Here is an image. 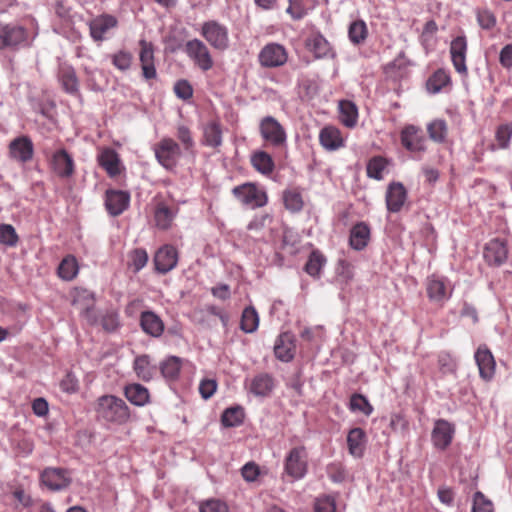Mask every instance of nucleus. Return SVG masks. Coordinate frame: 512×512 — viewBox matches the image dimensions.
I'll return each instance as SVG.
<instances>
[{
  "label": "nucleus",
  "instance_id": "f257e3e1",
  "mask_svg": "<svg viewBox=\"0 0 512 512\" xmlns=\"http://www.w3.org/2000/svg\"><path fill=\"white\" fill-rule=\"evenodd\" d=\"M97 417L106 423L122 425L130 418L129 407L119 397L103 395L98 398L96 405Z\"/></svg>",
  "mask_w": 512,
  "mask_h": 512
},
{
  "label": "nucleus",
  "instance_id": "f03ea898",
  "mask_svg": "<svg viewBox=\"0 0 512 512\" xmlns=\"http://www.w3.org/2000/svg\"><path fill=\"white\" fill-rule=\"evenodd\" d=\"M35 37L22 25L0 21V50L30 47Z\"/></svg>",
  "mask_w": 512,
  "mask_h": 512
},
{
  "label": "nucleus",
  "instance_id": "7ed1b4c3",
  "mask_svg": "<svg viewBox=\"0 0 512 512\" xmlns=\"http://www.w3.org/2000/svg\"><path fill=\"white\" fill-rule=\"evenodd\" d=\"M232 194L241 205L250 209L262 208L268 203L267 191L254 182L235 186L232 189Z\"/></svg>",
  "mask_w": 512,
  "mask_h": 512
},
{
  "label": "nucleus",
  "instance_id": "20e7f679",
  "mask_svg": "<svg viewBox=\"0 0 512 512\" xmlns=\"http://www.w3.org/2000/svg\"><path fill=\"white\" fill-rule=\"evenodd\" d=\"M259 133L268 147L282 149L287 146V132L273 116H265L260 120Z\"/></svg>",
  "mask_w": 512,
  "mask_h": 512
},
{
  "label": "nucleus",
  "instance_id": "39448f33",
  "mask_svg": "<svg viewBox=\"0 0 512 512\" xmlns=\"http://www.w3.org/2000/svg\"><path fill=\"white\" fill-rule=\"evenodd\" d=\"M200 35L215 50L224 52L230 47V34L228 27L217 21L207 20L202 23Z\"/></svg>",
  "mask_w": 512,
  "mask_h": 512
},
{
  "label": "nucleus",
  "instance_id": "423d86ee",
  "mask_svg": "<svg viewBox=\"0 0 512 512\" xmlns=\"http://www.w3.org/2000/svg\"><path fill=\"white\" fill-rule=\"evenodd\" d=\"M308 472V453L304 446L289 450L284 459L283 475L293 481L303 479Z\"/></svg>",
  "mask_w": 512,
  "mask_h": 512
},
{
  "label": "nucleus",
  "instance_id": "0eeeda50",
  "mask_svg": "<svg viewBox=\"0 0 512 512\" xmlns=\"http://www.w3.org/2000/svg\"><path fill=\"white\" fill-rule=\"evenodd\" d=\"M154 154L158 163L166 170L172 171L176 168L181 157V147L172 138L164 137L155 144Z\"/></svg>",
  "mask_w": 512,
  "mask_h": 512
},
{
  "label": "nucleus",
  "instance_id": "6e6552de",
  "mask_svg": "<svg viewBox=\"0 0 512 512\" xmlns=\"http://www.w3.org/2000/svg\"><path fill=\"white\" fill-rule=\"evenodd\" d=\"M187 57L201 71L206 72L213 68L214 60L209 47L200 39L188 40L183 48Z\"/></svg>",
  "mask_w": 512,
  "mask_h": 512
},
{
  "label": "nucleus",
  "instance_id": "1a4fd4ad",
  "mask_svg": "<svg viewBox=\"0 0 512 512\" xmlns=\"http://www.w3.org/2000/svg\"><path fill=\"white\" fill-rule=\"evenodd\" d=\"M426 292L429 300L438 305H443L453 294V286L446 278L438 275H431L426 279Z\"/></svg>",
  "mask_w": 512,
  "mask_h": 512
},
{
  "label": "nucleus",
  "instance_id": "9d476101",
  "mask_svg": "<svg viewBox=\"0 0 512 512\" xmlns=\"http://www.w3.org/2000/svg\"><path fill=\"white\" fill-rule=\"evenodd\" d=\"M288 59L286 48L279 43H268L259 52L258 61L262 67L276 68L283 66Z\"/></svg>",
  "mask_w": 512,
  "mask_h": 512
},
{
  "label": "nucleus",
  "instance_id": "9b49d317",
  "mask_svg": "<svg viewBox=\"0 0 512 512\" xmlns=\"http://www.w3.org/2000/svg\"><path fill=\"white\" fill-rule=\"evenodd\" d=\"M403 147L411 153H424L427 150V140L422 130L415 125L405 126L400 133Z\"/></svg>",
  "mask_w": 512,
  "mask_h": 512
},
{
  "label": "nucleus",
  "instance_id": "f8f14e48",
  "mask_svg": "<svg viewBox=\"0 0 512 512\" xmlns=\"http://www.w3.org/2000/svg\"><path fill=\"white\" fill-rule=\"evenodd\" d=\"M49 163L51 170L61 179H68L75 172L74 159L65 149L54 151Z\"/></svg>",
  "mask_w": 512,
  "mask_h": 512
},
{
  "label": "nucleus",
  "instance_id": "ddd939ff",
  "mask_svg": "<svg viewBox=\"0 0 512 512\" xmlns=\"http://www.w3.org/2000/svg\"><path fill=\"white\" fill-rule=\"evenodd\" d=\"M41 482L52 491H61L71 484V476L64 468L48 467L41 473Z\"/></svg>",
  "mask_w": 512,
  "mask_h": 512
},
{
  "label": "nucleus",
  "instance_id": "4468645a",
  "mask_svg": "<svg viewBox=\"0 0 512 512\" xmlns=\"http://www.w3.org/2000/svg\"><path fill=\"white\" fill-rule=\"evenodd\" d=\"M450 56L452 64L457 73L467 76L466 55L468 50L467 39L464 35L455 37L450 44Z\"/></svg>",
  "mask_w": 512,
  "mask_h": 512
},
{
  "label": "nucleus",
  "instance_id": "2eb2a0df",
  "mask_svg": "<svg viewBox=\"0 0 512 512\" xmlns=\"http://www.w3.org/2000/svg\"><path fill=\"white\" fill-rule=\"evenodd\" d=\"M483 256L489 266H501L508 257L506 242L499 238L490 240L484 247Z\"/></svg>",
  "mask_w": 512,
  "mask_h": 512
},
{
  "label": "nucleus",
  "instance_id": "dca6fc26",
  "mask_svg": "<svg viewBox=\"0 0 512 512\" xmlns=\"http://www.w3.org/2000/svg\"><path fill=\"white\" fill-rule=\"evenodd\" d=\"M479 375L484 381H490L495 375L496 363L492 352L486 345L478 347L474 354Z\"/></svg>",
  "mask_w": 512,
  "mask_h": 512
},
{
  "label": "nucleus",
  "instance_id": "f3484780",
  "mask_svg": "<svg viewBox=\"0 0 512 512\" xmlns=\"http://www.w3.org/2000/svg\"><path fill=\"white\" fill-rule=\"evenodd\" d=\"M408 193L401 182H391L386 190L385 201L387 210L391 213H398L405 205Z\"/></svg>",
  "mask_w": 512,
  "mask_h": 512
},
{
  "label": "nucleus",
  "instance_id": "a211bd4d",
  "mask_svg": "<svg viewBox=\"0 0 512 512\" xmlns=\"http://www.w3.org/2000/svg\"><path fill=\"white\" fill-rule=\"evenodd\" d=\"M130 194L122 190H107L105 193V207L111 216L122 214L129 206Z\"/></svg>",
  "mask_w": 512,
  "mask_h": 512
},
{
  "label": "nucleus",
  "instance_id": "6ab92c4d",
  "mask_svg": "<svg viewBox=\"0 0 512 512\" xmlns=\"http://www.w3.org/2000/svg\"><path fill=\"white\" fill-rule=\"evenodd\" d=\"M454 432L453 425L447 420H437L431 434L433 445L440 450L446 449L452 442Z\"/></svg>",
  "mask_w": 512,
  "mask_h": 512
},
{
  "label": "nucleus",
  "instance_id": "aec40b11",
  "mask_svg": "<svg viewBox=\"0 0 512 512\" xmlns=\"http://www.w3.org/2000/svg\"><path fill=\"white\" fill-rule=\"evenodd\" d=\"M178 253L175 247L164 245L159 248L154 256L155 269L162 274L168 273L176 267Z\"/></svg>",
  "mask_w": 512,
  "mask_h": 512
},
{
  "label": "nucleus",
  "instance_id": "412c9836",
  "mask_svg": "<svg viewBox=\"0 0 512 512\" xmlns=\"http://www.w3.org/2000/svg\"><path fill=\"white\" fill-rule=\"evenodd\" d=\"M295 341L291 332L281 333L274 344L275 357L282 362H290L295 355Z\"/></svg>",
  "mask_w": 512,
  "mask_h": 512
},
{
  "label": "nucleus",
  "instance_id": "4be33fe9",
  "mask_svg": "<svg viewBox=\"0 0 512 512\" xmlns=\"http://www.w3.org/2000/svg\"><path fill=\"white\" fill-rule=\"evenodd\" d=\"M139 45V60L141 63L142 75L146 80L155 79L157 71L154 63L153 44L142 39L140 40Z\"/></svg>",
  "mask_w": 512,
  "mask_h": 512
},
{
  "label": "nucleus",
  "instance_id": "5701e85b",
  "mask_svg": "<svg viewBox=\"0 0 512 512\" xmlns=\"http://www.w3.org/2000/svg\"><path fill=\"white\" fill-rule=\"evenodd\" d=\"M34 152V146L30 138L21 136L13 141L9 145V153L11 158L19 162H27L32 159Z\"/></svg>",
  "mask_w": 512,
  "mask_h": 512
},
{
  "label": "nucleus",
  "instance_id": "b1692460",
  "mask_svg": "<svg viewBox=\"0 0 512 512\" xmlns=\"http://www.w3.org/2000/svg\"><path fill=\"white\" fill-rule=\"evenodd\" d=\"M117 25V19L108 14L95 17L89 22L90 35L95 41H102L105 34Z\"/></svg>",
  "mask_w": 512,
  "mask_h": 512
},
{
  "label": "nucleus",
  "instance_id": "393cba45",
  "mask_svg": "<svg viewBox=\"0 0 512 512\" xmlns=\"http://www.w3.org/2000/svg\"><path fill=\"white\" fill-rule=\"evenodd\" d=\"M133 370L139 379L144 382H149L157 374L158 368L150 355L142 354L135 357Z\"/></svg>",
  "mask_w": 512,
  "mask_h": 512
},
{
  "label": "nucleus",
  "instance_id": "a878e982",
  "mask_svg": "<svg viewBox=\"0 0 512 512\" xmlns=\"http://www.w3.org/2000/svg\"><path fill=\"white\" fill-rule=\"evenodd\" d=\"M140 326L149 336L158 338L164 332V323L162 319L153 311H143L140 315Z\"/></svg>",
  "mask_w": 512,
  "mask_h": 512
},
{
  "label": "nucleus",
  "instance_id": "bb28decb",
  "mask_svg": "<svg viewBox=\"0 0 512 512\" xmlns=\"http://www.w3.org/2000/svg\"><path fill=\"white\" fill-rule=\"evenodd\" d=\"M370 227L365 222L356 223L350 230L349 244L352 249L361 251L370 241Z\"/></svg>",
  "mask_w": 512,
  "mask_h": 512
},
{
  "label": "nucleus",
  "instance_id": "cd10ccee",
  "mask_svg": "<svg viewBox=\"0 0 512 512\" xmlns=\"http://www.w3.org/2000/svg\"><path fill=\"white\" fill-rule=\"evenodd\" d=\"M367 436L362 428L351 429L347 435L349 453L355 458H361L364 454Z\"/></svg>",
  "mask_w": 512,
  "mask_h": 512
},
{
  "label": "nucleus",
  "instance_id": "c85d7f7f",
  "mask_svg": "<svg viewBox=\"0 0 512 512\" xmlns=\"http://www.w3.org/2000/svg\"><path fill=\"white\" fill-rule=\"evenodd\" d=\"M124 395L127 400L138 407H143L150 402L149 390L139 383H131L125 386Z\"/></svg>",
  "mask_w": 512,
  "mask_h": 512
},
{
  "label": "nucleus",
  "instance_id": "c756f323",
  "mask_svg": "<svg viewBox=\"0 0 512 512\" xmlns=\"http://www.w3.org/2000/svg\"><path fill=\"white\" fill-rule=\"evenodd\" d=\"M321 145L328 151H335L344 146L339 129L333 126L324 127L319 134Z\"/></svg>",
  "mask_w": 512,
  "mask_h": 512
},
{
  "label": "nucleus",
  "instance_id": "7c9ffc66",
  "mask_svg": "<svg viewBox=\"0 0 512 512\" xmlns=\"http://www.w3.org/2000/svg\"><path fill=\"white\" fill-rule=\"evenodd\" d=\"M99 165L110 175L120 174L121 165L118 154L111 148H106L98 155Z\"/></svg>",
  "mask_w": 512,
  "mask_h": 512
},
{
  "label": "nucleus",
  "instance_id": "2f4dec72",
  "mask_svg": "<svg viewBox=\"0 0 512 512\" xmlns=\"http://www.w3.org/2000/svg\"><path fill=\"white\" fill-rule=\"evenodd\" d=\"M213 315L219 318L222 326L227 329L230 321L229 314L223 310L222 308L214 305V304H206L203 308H198L194 310V316L200 324H204L206 322V316Z\"/></svg>",
  "mask_w": 512,
  "mask_h": 512
},
{
  "label": "nucleus",
  "instance_id": "473e14b6",
  "mask_svg": "<svg viewBox=\"0 0 512 512\" xmlns=\"http://www.w3.org/2000/svg\"><path fill=\"white\" fill-rule=\"evenodd\" d=\"M274 388V379L268 373L256 375L250 382L249 391L255 396L264 397L269 395Z\"/></svg>",
  "mask_w": 512,
  "mask_h": 512
},
{
  "label": "nucleus",
  "instance_id": "72a5a7b5",
  "mask_svg": "<svg viewBox=\"0 0 512 512\" xmlns=\"http://www.w3.org/2000/svg\"><path fill=\"white\" fill-rule=\"evenodd\" d=\"M250 160L253 168L264 176H268L274 171V161L266 151L257 150L253 152Z\"/></svg>",
  "mask_w": 512,
  "mask_h": 512
},
{
  "label": "nucleus",
  "instance_id": "f704fd0d",
  "mask_svg": "<svg viewBox=\"0 0 512 512\" xmlns=\"http://www.w3.org/2000/svg\"><path fill=\"white\" fill-rule=\"evenodd\" d=\"M177 212V208H170L164 203H159L154 213L156 226L162 230L169 229L177 215Z\"/></svg>",
  "mask_w": 512,
  "mask_h": 512
},
{
  "label": "nucleus",
  "instance_id": "c9c22d12",
  "mask_svg": "<svg viewBox=\"0 0 512 512\" xmlns=\"http://www.w3.org/2000/svg\"><path fill=\"white\" fill-rule=\"evenodd\" d=\"M340 120L343 125L348 128L356 126L358 121L357 106L349 100H342L339 102Z\"/></svg>",
  "mask_w": 512,
  "mask_h": 512
},
{
  "label": "nucleus",
  "instance_id": "e433bc0d",
  "mask_svg": "<svg viewBox=\"0 0 512 512\" xmlns=\"http://www.w3.org/2000/svg\"><path fill=\"white\" fill-rule=\"evenodd\" d=\"M79 272V265L73 255H67L58 266V276L65 281L73 280Z\"/></svg>",
  "mask_w": 512,
  "mask_h": 512
},
{
  "label": "nucleus",
  "instance_id": "4c0bfd02",
  "mask_svg": "<svg viewBox=\"0 0 512 512\" xmlns=\"http://www.w3.org/2000/svg\"><path fill=\"white\" fill-rule=\"evenodd\" d=\"M182 362L179 357L169 356L160 363V372L166 380H176L180 374Z\"/></svg>",
  "mask_w": 512,
  "mask_h": 512
},
{
  "label": "nucleus",
  "instance_id": "58836bf2",
  "mask_svg": "<svg viewBox=\"0 0 512 512\" xmlns=\"http://www.w3.org/2000/svg\"><path fill=\"white\" fill-rule=\"evenodd\" d=\"M429 138L436 143H444L448 135V125L443 119H435L427 124Z\"/></svg>",
  "mask_w": 512,
  "mask_h": 512
},
{
  "label": "nucleus",
  "instance_id": "ea45409f",
  "mask_svg": "<svg viewBox=\"0 0 512 512\" xmlns=\"http://www.w3.org/2000/svg\"><path fill=\"white\" fill-rule=\"evenodd\" d=\"M59 80L63 89L69 93L76 95L79 91V83L76 73L72 67H64L60 70Z\"/></svg>",
  "mask_w": 512,
  "mask_h": 512
},
{
  "label": "nucleus",
  "instance_id": "a19ab883",
  "mask_svg": "<svg viewBox=\"0 0 512 512\" xmlns=\"http://www.w3.org/2000/svg\"><path fill=\"white\" fill-rule=\"evenodd\" d=\"M244 410L240 406L225 409L221 416V423L224 427H237L244 421Z\"/></svg>",
  "mask_w": 512,
  "mask_h": 512
},
{
  "label": "nucleus",
  "instance_id": "79ce46f5",
  "mask_svg": "<svg viewBox=\"0 0 512 512\" xmlns=\"http://www.w3.org/2000/svg\"><path fill=\"white\" fill-rule=\"evenodd\" d=\"M259 326V316L254 307H246L241 316L240 328L245 333H253Z\"/></svg>",
  "mask_w": 512,
  "mask_h": 512
},
{
  "label": "nucleus",
  "instance_id": "37998d69",
  "mask_svg": "<svg viewBox=\"0 0 512 512\" xmlns=\"http://www.w3.org/2000/svg\"><path fill=\"white\" fill-rule=\"evenodd\" d=\"M450 75L443 69H439L427 81V89L430 93H439L450 83Z\"/></svg>",
  "mask_w": 512,
  "mask_h": 512
},
{
  "label": "nucleus",
  "instance_id": "c03bdc74",
  "mask_svg": "<svg viewBox=\"0 0 512 512\" xmlns=\"http://www.w3.org/2000/svg\"><path fill=\"white\" fill-rule=\"evenodd\" d=\"M387 170V160L381 156L371 158L366 167L367 176L375 180H382Z\"/></svg>",
  "mask_w": 512,
  "mask_h": 512
},
{
  "label": "nucleus",
  "instance_id": "a18cd8bd",
  "mask_svg": "<svg viewBox=\"0 0 512 512\" xmlns=\"http://www.w3.org/2000/svg\"><path fill=\"white\" fill-rule=\"evenodd\" d=\"M368 36L367 25L362 20L353 21L349 25L348 37L354 45L362 44Z\"/></svg>",
  "mask_w": 512,
  "mask_h": 512
},
{
  "label": "nucleus",
  "instance_id": "49530a36",
  "mask_svg": "<svg viewBox=\"0 0 512 512\" xmlns=\"http://www.w3.org/2000/svg\"><path fill=\"white\" fill-rule=\"evenodd\" d=\"M326 263V258L318 250L313 251L305 264V271L312 277H319L321 269Z\"/></svg>",
  "mask_w": 512,
  "mask_h": 512
},
{
  "label": "nucleus",
  "instance_id": "de8ad7c7",
  "mask_svg": "<svg viewBox=\"0 0 512 512\" xmlns=\"http://www.w3.org/2000/svg\"><path fill=\"white\" fill-rule=\"evenodd\" d=\"M204 142L207 146L214 148L222 144V130L219 123L211 122L205 127Z\"/></svg>",
  "mask_w": 512,
  "mask_h": 512
},
{
  "label": "nucleus",
  "instance_id": "09e8293b",
  "mask_svg": "<svg viewBox=\"0 0 512 512\" xmlns=\"http://www.w3.org/2000/svg\"><path fill=\"white\" fill-rule=\"evenodd\" d=\"M308 46L317 58L326 57L331 51L329 42L320 34L313 35L308 41Z\"/></svg>",
  "mask_w": 512,
  "mask_h": 512
},
{
  "label": "nucleus",
  "instance_id": "8fccbe9b",
  "mask_svg": "<svg viewBox=\"0 0 512 512\" xmlns=\"http://www.w3.org/2000/svg\"><path fill=\"white\" fill-rule=\"evenodd\" d=\"M350 411L362 413L365 416H370L373 412V407L368 399L362 394H353L349 402Z\"/></svg>",
  "mask_w": 512,
  "mask_h": 512
},
{
  "label": "nucleus",
  "instance_id": "3c124183",
  "mask_svg": "<svg viewBox=\"0 0 512 512\" xmlns=\"http://www.w3.org/2000/svg\"><path fill=\"white\" fill-rule=\"evenodd\" d=\"M283 201L286 209L291 212H299L303 208V200L300 192L295 189L283 192Z\"/></svg>",
  "mask_w": 512,
  "mask_h": 512
},
{
  "label": "nucleus",
  "instance_id": "603ef678",
  "mask_svg": "<svg viewBox=\"0 0 512 512\" xmlns=\"http://www.w3.org/2000/svg\"><path fill=\"white\" fill-rule=\"evenodd\" d=\"M19 241L15 228L10 224L0 225V244L7 247H15Z\"/></svg>",
  "mask_w": 512,
  "mask_h": 512
},
{
  "label": "nucleus",
  "instance_id": "864d4df0",
  "mask_svg": "<svg viewBox=\"0 0 512 512\" xmlns=\"http://www.w3.org/2000/svg\"><path fill=\"white\" fill-rule=\"evenodd\" d=\"M512 137V122L501 124L498 126L495 138L498 143V146L502 149H506L510 145V140Z\"/></svg>",
  "mask_w": 512,
  "mask_h": 512
},
{
  "label": "nucleus",
  "instance_id": "5fc2aeb1",
  "mask_svg": "<svg viewBox=\"0 0 512 512\" xmlns=\"http://www.w3.org/2000/svg\"><path fill=\"white\" fill-rule=\"evenodd\" d=\"M476 18L482 29L490 30L496 25V17L489 9H478L476 11Z\"/></svg>",
  "mask_w": 512,
  "mask_h": 512
},
{
  "label": "nucleus",
  "instance_id": "6e6d98bb",
  "mask_svg": "<svg viewBox=\"0 0 512 512\" xmlns=\"http://www.w3.org/2000/svg\"><path fill=\"white\" fill-rule=\"evenodd\" d=\"M438 366L443 374H453L456 372L457 362L451 356V354L447 352H441L438 355Z\"/></svg>",
  "mask_w": 512,
  "mask_h": 512
},
{
  "label": "nucleus",
  "instance_id": "4d7b16f0",
  "mask_svg": "<svg viewBox=\"0 0 512 512\" xmlns=\"http://www.w3.org/2000/svg\"><path fill=\"white\" fill-rule=\"evenodd\" d=\"M148 262V254L144 249L138 248L130 253L129 265L135 272L140 271Z\"/></svg>",
  "mask_w": 512,
  "mask_h": 512
},
{
  "label": "nucleus",
  "instance_id": "13d9d810",
  "mask_svg": "<svg viewBox=\"0 0 512 512\" xmlns=\"http://www.w3.org/2000/svg\"><path fill=\"white\" fill-rule=\"evenodd\" d=\"M176 137L181 142L184 150L189 151L194 146L191 131L187 126L183 124L178 125L176 128Z\"/></svg>",
  "mask_w": 512,
  "mask_h": 512
},
{
  "label": "nucleus",
  "instance_id": "bf43d9fd",
  "mask_svg": "<svg viewBox=\"0 0 512 512\" xmlns=\"http://www.w3.org/2000/svg\"><path fill=\"white\" fill-rule=\"evenodd\" d=\"M493 504L481 492H476L473 498L472 512H493Z\"/></svg>",
  "mask_w": 512,
  "mask_h": 512
},
{
  "label": "nucleus",
  "instance_id": "052dcab7",
  "mask_svg": "<svg viewBox=\"0 0 512 512\" xmlns=\"http://www.w3.org/2000/svg\"><path fill=\"white\" fill-rule=\"evenodd\" d=\"M315 512H336V503L334 498L323 496L316 499L314 504Z\"/></svg>",
  "mask_w": 512,
  "mask_h": 512
},
{
  "label": "nucleus",
  "instance_id": "680f3d73",
  "mask_svg": "<svg viewBox=\"0 0 512 512\" xmlns=\"http://www.w3.org/2000/svg\"><path fill=\"white\" fill-rule=\"evenodd\" d=\"M261 471L255 462H248L241 468V475L246 482H255Z\"/></svg>",
  "mask_w": 512,
  "mask_h": 512
},
{
  "label": "nucleus",
  "instance_id": "e2e57ef3",
  "mask_svg": "<svg viewBox=\"0 0 512 512\" xmlns=\"http://www.w3.org/2000/svg\"><path fill=\"white\" fill-rule=\"evenodd\" d=\"M113 64L121 71L130 68L132 63V55L129 52L119 51L113 56Z\"/></svg>",
  "mask_w": 512,
  "mask_h": 512
},
{
  "label": "nucleus",
  "instance_id": "0e129e2a",
  "mask_svg": "<svg viewBox=\"0 0 512 512\" xmlns=\"http://www.w3.org/2000/svg\"><path fill=\"white\" fill-rule=\"evenodd\" d=\"M174 92L176 96L182 100H188L193 95L192 86L187 80H179L174 85Z\"/></svg>",
  "mask_w": 512,
  "mask_h": 512
},
{
  "label": "nucleus",
  "instance_id": "69168bd1",
  "mask_svg": "<svg viewBox=\"0 0 512 512\" xmlns=\"http://www.w3.org/2000/svg\"><path fill=\"white\" fill-rule=\"evenodd\" d=\"M200 512H228V507L220 500L211 499L201 504Z\"/></svg>",
  "mask_w": 512,
  "mask_h": 512
},
{
  "label": "nucleus",
  "instance_id": "338daca9",
  "mask_svg": "<svg viewBox=\"0 0 512 512\" xmlns=\"http://www.w3.org/2000/svg\"><path fill=\"white\" fill-rule=\"evenodd\" d=\"M60 388L65 393H75L78 390V380L72 373H67L60 381Z\"/></svg>",
  "mask_w": 512,
  "mask_h": 512
},
{
  "label": "nucleus",
  "instance_id": "774afa93",
  "mask_svg": "<svg viewBox=\"0 0 512 512\" xmlns=\"http://www.w3.org/2000/svg\"><path fill=\"white\" fill-rule=\"evenodd\" d=\"M499 62L507 70L512 68V44H506L499 53Z\"/></svg>",
  "mask_w": 512,
  "mask_h": 512
}]
</instances>
